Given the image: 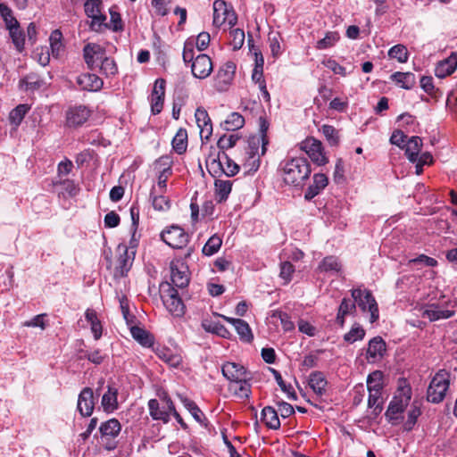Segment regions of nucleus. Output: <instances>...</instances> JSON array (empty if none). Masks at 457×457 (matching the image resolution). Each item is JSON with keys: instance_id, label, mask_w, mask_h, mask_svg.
I'll return each mask as SVG.
<instances>
[{"instance_id": "nucleus-44", "label": "nucleus", "mask_w": 457, "mask_h": 457, "mask_svg": "<svg viewBox=\"0 0 457 457\" xmlns=\"http://www.w3.org/2000/svg\"><path fill=\"white\" fill-rule=\"evenodd\" d=\"M130 333L132 337L143 346L149 347L152 345L153 338L144 328L134 326L130 328Z\"/></svg>"}, {"instance_id": "nucleus-49", "label": "nucleus", "mask_w": 457, "mask_h": 457, "mask_svg": "<svg viewBox=\"0 0 457 457\" xmlns=\"http://www.w3.org/2000/svg\"><path fill=\"white\" fill-rule=\"evenodd\" d=\"M154 190H155V188L153 187L152 190H151V194H150V197L152 199L153 207L156 211H162L163 212V211L169 210L170 207V200L166 196H163V195H154Z\"/></svg>"}, {"instance_id": "nucleus-21", "label": "nucleus", "mask_w": 457, "mask_h": 457, "mask_svg": "<svg viewBox=\"0 0 457 457\" xmlns=\"http://www.w3.org/2000/svg\"><path fill=\"white\" fill-rule=\"evenodd\" d=\"M90 116V111L84 105L70 108L66 112L69 127H78L85 123Z\"/></svg>"}, {"instance_id": "nucleus-15", "label": "nucleus", "mask_w": 457, "mask_h": 457, "mask_svg": "<svg viewBox=\"0 0 457 457\" xmlns=\"http://www.w3.org/2000/svg\"><path fill=\"white\" fill-rule=\"evenodd\" d=\"M104 54V48L98 44L88 43L83 48V57L89 70H94Z\"/></svg>"}, {"instance_id": "nucleus-39", "label": "nucleus", "mask_w": 457, "mask_h": 457, "mask_svg": "<svg viewBox=\"0 0 457 457\" xmlns=\"http://www.w3.org/2000/svg\"><path fill=\"white\" fill-rule=\"evenodd\" d=\"M20 88L25 91H34L41 87L42 80L38 75L30 73L20 80Z\"/></svg>"}, {"instance_id": "nucleus-26", "label": "nucleus", "mask_w": 457, "mask_h": 457, "mask_svg": "<svg viewBox=\"0 0 457 457\" xmlns=\"http://www.w3.org/2000/svg\"><path fill=\"white\" fill-rule=\"evenodd\" d=\"M170 277L172 284L179 288L186 287L189 283V276L187 273V267L184 264L180 266L170 265Z\"/></svg>"}, {"instance_id": "nucleus-59", "label": "nucleus", "mask_w": 457, "mask_h": 457, "mask_svg": "<svg viewBox=\"0 0 457 457\" xmlns=\"http://www.w3.org/2000/svg\"><path fill=\"white\" fill-rule=\"evenodd\" d=\"M230 45L233 47V50H239L245 42V32L240 29H234L230 31Z\"/></svg>"}, {"instance_id": "nucleus-33", "label": "nucleus", "mask_w": 457, "mask_h": 457, "mask_svg": "<svg viewBox=\"0 0 457 457\" xmlns=\"http://www.w3.org/2000/svg\"><path fill=\"white\" fill-rule=\"evenodd\" d=\"M390 79L407 90L411 89L416 83V78L412 72L396 71L390 76Z\"/></svg>"}, {"instance_id": "nucleus-45", "label": "nucleus", "mask_w": 457, "mask_h": 457, "mask_svg": "<svg viewBox=\"0 0 457 457\" xmlns=\"http://www.w3.org/2000/svg\"><path fill=\"white\" fill-rule=\"evenodd\" d=\"M382 372L379 370L374 371L368 376L367 388L369 392L381 393L383 388Z\"/></svg>"}, {"instance_id": "nucleus-9", "label": "nucleus", "mask_w": 457, "mask_h": 457, "mask_svg": "<svg viewBox=\"0 0 457 457\" xmlns=\"http://www.w3.org/2000/svg\"><path fill=\"white\" fill-rule=\"evenodd\" d=\"M237 21V16L230 6L228 7L227 3L223 0H216L213 3V25L220 27L227 23L230 28L236 25Z\"/></svg>"}, {"instance_id": "nucleus-14", "label": "nucleus", "mask_w": 457, "mask_h": 457, "mask_svg": "<svg viewBox=\"0 0 457 457\" xmlns=\"http://www.w3.org/2000/svg\"><path fill=\"white\" fill-rule=\"evenodd\" d=\"M213 70L211 58L204 54H198L191 63V71L195 78L204 79L210 76Z\"/></svg>"}, {"instance_id": "nucleus-12", "label": "nucleus", "mask_w": 457, "mask_h": 457, "mask_svg": "<svg viewBox=\"0 0 457 457\" xmlns=\"http://www.w3.org/2000/svg\"><path fill=\"white\" fill-rule=\"evenodd\" d=\"M300 149L304 151L311 160L318 165H325L328 158L323 153L321 142L313 137L307 138L300 144Z\"/></svg>"}, {"instance_id": "nucleus-58", "label": "nucleus", "mask_w": 457, "mask_h": 457, "mask_svg": "<svg viewBox=\"0 0 457 457\" xmlns=\"http://www.w3.org/2000/svg\"><path fill=\"white\" fill-rule=\"evenodd\" d=\"M368 405L370 408H373V413L375 415L379 414L383 410L381 393L369 392Z\"/></svg>"}, {"instance_id": "nucleus-42", "label": "nucleus", "mask_w": 457, "mask_h": 457, "mask_svg": "<svg viewBox=\"0 0 457 457\" xmlns=\"http://www.w3.org/2000/svg\"><path fill=\"white\" fill-rule=\"evenodd\" d=\"M158 357L170 365L171 367H178L182 362L180 354L173 353L169 348H162L157 352Z\"/></svg>"}, {"instance_id": "nucleus-63", "label": "nucleus", "mask_w": 457, "mask_h": 457, "mask_svg": "<svg viewBox=\"0 0 457 457\" xmlns=\"http://www.w3.org/2000/svg\"><path fill=\"white\" fill-rule=\"evenodd\" d=\"M172 0H152L154 13L159 16H165L169 12V4Z\"/></svg>"}, {"instance_id": "nucleus-19", "label": "nucleus", "mask_w": 457, "mask_h": 457, "mask_svg": "<svg viewBox=\"0 0 457 457\" xmlns=\"http://www.w3.org/2000/svg\"><path fill=\"white\" fill-rule=\"evenodd\" d=\"M386 351V342L381 337H375L369 341L366 359L369 362L380 361Z\"/></svg>"}, {"instance_id": "nucleus-47", "label": "nucleus", "mask_w": 457, "mask_h": 457, "mask_svg": "<svg viewBox=\"0 0 457 457\" xmlns=\"http://www.w3.org/2000/svg\"><path fill=\"white\" fill-rule=\"evenodd\" d=\"M221 245L222 239L219 236L213 235L204 245L202 253L206 256H212L220 249Z\"/></svg>"}, {"instance_id": "nucleus-5", "label": "nucleus", "mask_w": 457, "mask_h": 457, "mask_svg": "<svg viewBox=\"0 0 457 457\" xmlns=\"http://www.w3.org/2000/svg\"><path fill=\"white\" fill-rule=\"evenodd\" d=\"M411 398V388L410 386L404 385L398 387L396 395L390 402L386 411V417L389 421L398 420L399 415L402 414L408 406Z\"/></svg>"}, {"instance_id": "nucleus-57", "label": "nucleus", "mask_w": 457, "mask_h": 457, "mask_svg": "<svg viewBox=\"0 0 457 457\" xmlns=\"http://www.w3.org/2000/svg\"><path fill=\"white\" fill-rule=\"evenodd\" d=\"M338 39L339 35L337 32H328L323 38L317 42L316 48L320 50L327 49L334 46Z\"/></svg>"}, {"instance_id": "nucleus-55", "label": "nucleus", "mask_w": 457, "mask_h": 457, "mask_svg": "<svg viewBox=\"0 0 457 457\" xmlns=\"http://www.w3.org/2000/svg\"><path fill=\"white\" fill-rule=\"evenodd\" d=\"M320 131L330 145H337L339 142L338 131L331 125H323Z\"/></svg>"}, {"instance_id": "nucleus-27", "label": "nucleus", "mask_w": 457, "mask_h": 457, "mask_svg": "<svg viewBox=\"0 0 457 457\" xmlns=\"http://www.w3.org/2000/svg\"><path fill=\"white\" fill-rule=\"evenodd\" d=\"M224 319L233 325L242 341L246 343H251L253 341V336L251 328L246 321L241 319L229 317H224Z\"/></svg>"}, {"instance_id": "nucleus-32", "label": "nucleus", "mask_w": 457, "mask_h": 457, "mask_svg": "<svg viewBox=\"0 0 457 457\" xmlns=\"http://www.w3.org/2000/svg\"><path fill=\"white\" fill-rule=\"evenodd\" d=\"M261 415L262 420L269 428L277 430L280 428V421L278 419V411L273 407H264Z\"/></svg>"}, {"instance_id": "nucleus-64", "label": "nucleus", "mask_w": 457, "mask_h": 457, "mask_svg": "<svg viewBox=\"0 0 457 457\" xmlns=\"http://www.w3.org/2000/svg\"><path fill=\"white\" fill-rule=\"evenodd\" d=\"M294 272L295 267L290 262H281L279 276L285 280V283H288L292 280V275Z\"/></svg>"}, {"instance_id": "nucleus-62", "label": "nucleus", "mask_w": 457, "mask_h": 457, "mask_svg": "<svg viewBox=\"0 0 457 457\" xmlns=\"http://www.w3.org/2000/svg\"><path fill=\"white\" fill-rule=\"evenodd\" d=\"M272 316L279 319L281 326L285 331L287 332L295 329V324L291 320V317L287 312L275 311Z\"/></svg>"}, {"instance_id": "nucleus-34", "label": "nucleus", "mask_w": 457, "mask_h": 457, "mask_svg": "<svg viewBox=\"0 0 457 457\" xmlns=\"http://www.w3.org/2000/svg\"><path fill=\"white\" fill-rule=\"evenodd\" d=\"M148 408L150 416L155 420H162L164 423L169 422L170 413L169 411L161 409L159 402L156 399H151L148 402Z\"/></svg>"}, {"instance_id": "nucleus-54", "label": "nucleus", "mask_w": 457, "mask_h": 457, "mask_svg": "<svg viewBox=\"0 0 457 457\" xmlns=\"http://www.w3.org/2000/svg\"><path fill=\"white\" fill-rule=\"evenodd\" d=\"M29 106L28 104H19L10 112V120L16 126L20 125L24 116L29 112Z\"/></svg>"}, {"instance_id": "nucleus-24", "label": "nucleus", "mask_w": 457, "mask_h": 457, "mask_svg": "<svg viewBox=\"0 0 457 457\" xmlns=\"http://www.w3.org/2000/svg\"><path fill=\"white\" fill-rule=\"evenodd\" d=\"M328 179L324 173H315L312 177V183L307 187L304 198L311 201L328 186Z\"/></svg>"}, {"instance_id": "nucleus-13", "label": "nucleus", "mask_w": 457, "mask_h": 457, "mask_svg": "<svg viewBox=\"0 0 457 457\" xmlns=\"http://www.w3.org/2000/svg\"><path fill=\"white\" fill-rule=\"evenodd\" d=\"M236 72V64L227 62L219 70L214 79V87L220 91H226L231 85Z\"/></svg>"}, {"instance_id": "nucleus-51", "label": "nucleus", "mask_w": 457, "mask_h": 457, "mask_svg": "<svg viewBox=\"0 0 457 457\" xmlns=\"http://www.w3.org/2000/svg\"><path fill=\"white\" fill-rule=\"evenodd\" d=\"M365 337V330L359 324L355 323L348 333L344 336L345 342L353 344L357 340H362Z\"/></svg>"}, {"instance_id": "nucleus-3", "label": "nucleus", "mask_w": 457, "mask_h": 457, "mask_svg": "<svg viewBox=\"0 0 457 457\" xmlns=\"http://www.w3.org/2000/svg\"><path fill=\"white\" fill-rule=\"evenodd\" d=\"M450 386V374L440 370L433 377L427 390V400L433 403H441L446 395Z\"/></svg>"}, {"instance_id": "nucleus-16", "label": "nucleus", "mask_w": 457, "mask_h": 457, "mask_svg": "<svg viewBox=\"0 0 457 457\" xmlns=\"http://www.w3.org/2000/svg\"><path fill=\"white\" fill-rule=\"evenodd\" d=\"M165 85L166 81L163 79H157L154 82L150 97L151 110L154 114H158L162 110L165 96Z\"/></svg>"}, {"instance_id": "nucleus-50", "label": "nucleus", "mask_w": 457, "mask_h": 457, "mask_svg": "<svg viewBox=\"0 0 457 457\" xmlns=\"http://www.w3.org/2000/svg\"><path fill=\"white\" fill-rule=\"evenodd\" d=\"M390 58L396 59L399 62L403 63L408 61V50L403 45H396L388 51Z\"/></svg>"}, {"instance_id": "nucleus-10", "label": "nucleus", "mask_w": 457, "mask_h": 457, "mask_svg": "<svg viewBox=\"0 0 457 457\" xmlns=\"http://www.w3.org/2000/svg\"><path fill=\"white\" fill-rule=\"evenodd\" d=\"M120 421L114 418L100 425L99 431L105 449L113 450L117 447V443L113 439L120 434Z\"/></svg>"}, {"instance_id": "nucleus-11", "label": "nucleus", "mask_w": 457, "mask_h": 457, "mask_svg": "<svg viewBox=\"0 0 457 457\" xmlns=\"http://www.w3.org/2000/svg\"><path fill=\"white\" fill-rule=\"evenodd\" d=\"M455 308H457V299L447 302L445 309H442L439 304L433 303L424 310L422 316L430 321L449 319L455 314Z\"/></svg>"}, {"instance_id": "nucleus-56", "label": "nucleus", "mask_w": 457, "mask_h": 457, "mask_svg": "<svg viewBox=\"0 0 457 457\" xmlns=\"http://www.w3.org/2000/svg\"><path fill=\"white\" fill-rule=\"evenodd\" d=\"M421 414L420 409L418 406L412 405L408 411L407 420L403 424L405 431H411L415 426L419 416Z\"/></svg>"}, {"instance_id": "nucleus-43", "label": "nucleus", "mask_w": 457, "mask_h": 457, "mask_svg": "<svg viewBox=\"0 0 457 457\" xmlns=\"http://www.w3.org/2000/svg\"><path fill=\"white\" fill-rule=\"evenodd\" d=\"M13 45L19 52H22L25 45V35L21 30L20 23L7 29Z\"/></svg>"}, {"instance_id": "nucleus-17", "label": "nucleus", "mask_w": 457, "mask_h": 457, "mask_svg": "<svg viewBox=\"0 0 457 457\" xmlns=\"http://www.w3.org/2000/svg\"><path fill=\"white\" fill-rule=\"evenodd\" d=\"M95 407L94 393L90 387H85L81 390L78 398L77 409L83 417L92 415Z\"/></svg>"}, {"instance_id": "nucleus-46", "label": "nucleus", "mask_w": 457, "mask_h": 457, "mask_svg": "<svg viewBox=\"0 0 457 457\" xmlns=\"http://www.w3.org/2000/svg\"><path fill=\"white\" fill-rule=\"evenodd\" d=\"M281 39L282 38H281L280 33L278 31H271L268 35V40H269V45H270V48L271 51V54L275 58L281 55V54L283 52L282 46L280 45Z\"/></svg>"}, {"instance_id": "nucleus-18", "label": "nucleus", "mask_w": 457, "mask_h": 457, "mask_svg": "<svg viewBox=\"0 0 457 457\" xmlns=\"http://www.w3.org/2000/svg\"><path fill=\"white\" fill-rule=\"evenodd\" d=\"M195 117L196 124L200 129V137L202 141L209 140L212 134V124L207 111L203 107H198L195 110Z\"/></svg>"}, {"instance_id": "nucleus-31", "label": "nucleus", "mask_w": 457, "mask_h": 457, "mask_svg": "<svg viewBox=\"0 0 457 457\" xmlns=\"http://www.w3.org/2000/svg\"><path fill=\"white\" fill-rule=\"evenodd\" d=\"M356 307L353 299L343 298L337 315V322L343 327L345 324V319L346 315H355Z\"/></svg>"}, {"instance_id": "nucleus-29", "label": "nucleus", "mask_w": 457, "mask_h": 457, "mask_svg": "<svg viewBox=\"0 0 457 457\" xmlns=\"http://www.w3.org/2000/svg\"><path fill=\"white\" fill-rule=\"evenodd\" d=\"M157 165L163 166L158 176L157 182L160 193H163L166 190L167 179L172 174L170 158L168 156L161 157L158 161H156V166Z\"/></svg>"}, {"instance_id": "nucleus-35", "label": "nucleus", "mask_w": 457, "mask_h": 457, "mask_svg": "<svg viewBox=\"0 0 457 457\" xmlns=\"http://www.w3.org/2000/svg\"><path fill=\"white\" fill-rule=\"evenodd\" d=\"M245 124L244 117L238 112L230 113L223 123L221 128L226 131H235L241 129Z\"/></svg>"}, {"instance_id": "nucleus-40", "label": "nucleus", "mask_w": 457, "mask_h": 457, "mask_svg": "<svg viewBox=\"0 0 457 457\" xmlns=\"http://www.w3.org/2000/svg\"><path fill=\"white\" fill-rule=\"evenodd\" d=\"M215 194L216 199L219 203H221L228 197V195L231 192L232 182L229 180H215Z\"/></svg>"}, {"instance_id": "nucleus-52", "label": "nucleus", "mask_w": 457, "mask_h": 457, "mask_svg": "<svg viewBox=\"0 0 457 457\" xmlns=\"http://www.w3.org/2000/svg\"><path fill=\"white\" fill-rule=\"evenodd\" d=\"M62 35L61 31L58 29L54 30L50 35L49 40H50L52 54L56 58L60 55V52L62 47Z\"/></svg>"}, {"instance_id": "nucleus-8", "label": "nucleus", "mask_w": 457, "mask_h": 457, "mask_svg": "<svg viewBox=\"0 0 457 457\" xmlns=\"http://www.w3.org/2000/svg\"><path fill=\"white\" fill-rule=\"evenodd\" d=\"M160 237L166 245L174 249H182L189 242V235L178 225L167 227Z\"/></svg>"}, {"instance_id": "nucleus-7", "label": "nucleus", "mask_w": 457, "mask_h": 457, "mask_svg": "<svg viewBox=\"0 0 457 457\" xmlns=\"http://www.w3.org/2000/svg\"><path fill=\"white\" fill-rule=\"evenodd\" d=\"M160 291L161 297L167 310L174 316H182L185 306L179 295L178 290L169 283H162Z\"/></svg>"}, {"instance_id": "nucleus-36", "label": "nucleus", "mask_w": 457, "mask_h": 457, "mask_svg": "<svg viewBox=\"0 0 457 457\" xmlns=\"http://www.w3.org/2000/svg\"><path fill=\"white\" fill-rule=\"evenodd\" d=\"M172 147L178 154H182L187 147V132L185 129H179L172 139Z\"/></svg>"}, {"instance_id": "nucleus-38", "label": "nucleus", "mask_w": 457, "mask_h": 457, "mask_svg": "<svg viewBox=\"0 0 457 457\" xmlns=\"http://www.w3.org/2000/svg\"><path fill=\"white\" fill-rule=\"evenodd\" d=\"M342 265L337 257L330 255L325 257L318 266V270L321 272H335L341 270Z\"/></svg>"}, {"instance_id": "nucleus-6", "label": "nucleus", "mask_w": 457, "mask_h": 457, "mask_svg": "<svg viewBox=\"0 0 457 457\" xmlns=\"http://www.w3.org/2000/svg\"><path fill=\"white\" fill-rule=\"evenodd\" d=\"M103 8L102 0H86L84 4L85 13L91 20L88 26L92 31L101 32L104 27L107 26V17L104 13Z\"/></svg>"}, {"instance_id": "nucleus-4", "label": "nucleus", "mask_w": 457, "mask_h": 457, "mask_svg": "<svg viewBox=\"0 0 457 457\" xmlns=\"http://www.w3.org/2000/svg\"><path fill=\"white\" fill-rule=\"evenodd\" d=\"M351 296L355 303L356 308L359 307L362 312H370V321L371 323L378 320L379 313L378 303L370 290L354 288L351 290Z\"/></svg>"}, {"instance_id": "nucleus-60", "label": "nucleus", "mask_w": 457, "mask_h": 457, "mask_svg": "<svg viewBox=\"0 0 457 457\" xmlns=\"http://www.w3.org/2000/svg\"><path fill=\"white\" fill-rule=\"evenodd\" d=\"M104 29H110L113 31H120L123 29L122 21L119 12L112 8L110 9V23H107Z\"/></svg>"}, {"instance_id": "nucleus-22", "label": "nucleus", "mask_w": 457, "mask_h": 457, "mask_svg": "<svg viewBox=\"0 0 457 457\" xmlns=\"http://www.w3.org/2000/svg\"><path fill=\"white\" fill-rule=\"evenodd\" d=\"M78 86L82 90L96 92L102 89L104 86L103 79L93 73H82L76 79Z\"/></svg>"}, {"instance_id": "nucleus-23", "label": "nucleus", "mask_w": 457, "mask_h": 457, "mask_svg": "<svg viewBox=\"0 0 457 457\" xmlns=\"http://www.w3.org/2000/svg\"><path fill=\"white\" fill-rule=\"evenodd\" d=\"M221 372L222 375L230 381V383L242 381L248 377L244 366L235 362H227L223 364Z\"/></svg>"}, {"instance_id": "nucleus-53", "label": "nucleus", "mask_w": 457, "mask_h": 457, "mask_svg": "<svg viewBox=\"0 0 457 457\" xmlns=\"http://www.w3.org/2000/svg\"><path fill=\"white\" fill-rule=\"evenodd\" d=\"M100 70L106 76H113L118 72L115 61L105 55L101 59Z\"/></svg>"}, {"instance_id": "nucleus-2", "label": "nucleus", "mask_w": 457, "mask_h": 457, "mask_svg": "<svg viewBox=\"0 0 457 457\" xmlns=\"http://www.w3.org/2000/svg\"><path fill=\"white\" fill-rule=\"evenodd\" d=\"M206 167L212 176L224 173L232 177L239 170V166L225 152L221 154L219 152L217 155L209 154L206 158Z\"/></svg>"}, {"instance_id": "nucleus-37", "label": "nucleus", "mask_w": 457, "mask_h": 457, "mask_svg": "<svg viewBox=\"0 0 457 457\" xmlns=\"http://www.w3.org/2000/svg\"><path fill=\"white\" fill-rule=\"evenodd\" d=\"M309 386L318 395H322L325 392L327 380L321 372H313L310 375Z\"/></svg>"}, {"instance_id": "nucleus-1", "label": "nucleus", "mask_w": 457, "mask_h": 457, "mask_svg": "<svg viewBox=\"0 0 457 457\" xmlns=\"http://www.w3.org/2000/svg\"><path fill=\"white\" fill-rule=\"evenodd\" d=\"M283 180L287 185L303 187L312 170L305 157H295L281 162Z\"/></svg>"}, {"instance_id": "nucleus-30", "label": "nucleus", "mask_w": 457, "mask_h": 457, "mask_svg": "<svg viewBox=\"0 0 457 457\" xmlns=\"http://www.w3.org/2000/svg\"><path fill=\"white\" fill-rule=\"evenodd\" d=\"M422 147V139L418 136H413L404 145V151L408 160L411 162H416Z\"/></svg>"}, {"instance_id": "nucleus-20", "label": "nucleus", "mask_w": 457, "mask_h": 457, "mask_svg": "<svg viewBox=\"0 0 457 457\" xmlns=\"http://www.w3.org/2000/svg\"><path fill=\"white\" fill-rule=\"evenodd\" d=\"M118 252L120 255L118 257V264L116 270L118 272H120L121 277H124L127 275L132 266L135 251H131L129 253V247L126 245L120 244L118 245Z\"/></svg>"}, {"instance_id": "nucleus-41", "label": "nucleus", "mask_w": 457, "mask_h": 457, "mask_svg": "<svg viewBox=\"0 0 457 457\" xmlns=\"http://www.w3.org/2000/svg\"><path fill=\"white\" fill-rule=\"evenodd\" d=\"M248 378L242 381L233 382L229 386V391L233 392L235 395L239 398H248L251 393V386L248 383Z\"/></svg>"}, {"instance_id": "nucleus-28", "label": "nucleus", "mask_w": 457, "mask_h": 457, "mask_svg": "<svg viewBox=\"0 0 457 457\" xmlns=\"http://www.w3.org/2000/svg\"><path fill=\"white\" fill-rule=\"evenodd\" d=\"M101 404L105 412L111 413L118 409V389L112 385L107 386L102 396Z\"/></svg>"}, {"instance_id": "nucleus-61", "label": "nucleus", "mask_w": 457, "mask_h": 457, "mask_svg": "<svg viewBox=\"0 0 457 457\" xmlns=\"http://www.w3.org/2000/svg\"><path fill=\"white\" fill-rule=\"evenodd\" d=\"M239 137L237 135H230L229 137L223 135L219 138L217 146L222 153L226 149L234 147Z\"/></svg>"}, {"instance_id": "nucleus-25", "label": "nucleus", "mask_w": 457, "mask_h": 457, "mask_svg": "<svg viewBox=\"0 0 457 457\" xmlns=\"http://www.w3.org/2000/svg\"><path fill=\"white\" fill-rule=\"evenodd\" d=\"M457 68V53H452L451 55L439 62L435 69V74L438 78H445L453 74Z\"/></svg>"}, {"instance_id": "nucleus-48", "label": "nucleus", "mask_w": 457, "mask_h": 457, "mask_svg": "<svg viewBox=\"0 0 457 457\" xmlns=\"http://www.w3.org/2000/svg\"><path fill=\"white\" fill-rule=\"evenodd\" d=\"M0 16L4 21L6 29L19 24L12 14V9L4 3H0Z\"/></svg>"}]
</instances>
